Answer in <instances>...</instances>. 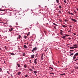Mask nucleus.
<instances>
[{"instance_id":"nucleus-1","label":"nucleus","mask_w":78,"mask_h":78,"mask_svg":"<svg viewBox=\"0 0 78 78\" xmlns=\"http://www.w3.org/2000/svg\"><path fill=\"white\" fill-rule=\"evenodd\" d=\"M37 48L36 47L33 48V49L32 50V52H34L35 51H36V50H37Z\"/></svg>"},{"instance_id":"nucleus-2","label":"nucleus","mask_w":78,"mask_h":78,"mask_svg":"<svg viewBox=\"0 0 78 78\" xmlns=\"http://www.w3.org/2000/svg\"><path fill=\"white\" fill-rule=\"evenodd\" d=\"M30 15L31 16H34V17H37V15L36 14H34L33 13H31Z\"/></svg>"},{"instance_id":"nucleus-3","label":"nucleus","mask_w":78,"mask_h":78,"mask_svg":"<svg viewBox=\"0 0 78 78\" xmlns=\"http://www.w3.org/2000/svg\"><path fill=\"white\" fill-rule=\"evenodd\" d=\"M16 66L18 67H20V65L18 62H16Z\"/></svg>"},{"instance_id":"nucleus-4","label":"nucleus","mask_w":78,"mask_h":78,"mask_svg":"<svg viewBox=\"0 0 78 78\" xmlns=\"http://www.w3.org/2000/svg\"><path fill=\"white\" fill-rule=\"evenodd\" d=\"M75 48H78V45L77 44H74L73 45Z\"/></svg>"},{"instance_id":"nucleus-5","label":"nucleus","mask_w":78,"mask_h":78,"mask_svg":"<svg viewBox=\"0 0 78 78\" xmlns=\"http://www.w3.org/2000/svg\"><path fill=\"white\" fill-rule=\"evenodd\" d=\"M37 58H36V59H35L34 60V63L35 64H37Z\"/></svg>"},{"instance_id":"nucleus-6","label":"nucleus","mask_w":78,"mask_h":78,"mask_svg":"<svg viewBox=\"0 0 78 78\" xmlns=\"http://www.w3.org/2000/svg\"><path fill=\"white\" fill-rule=\"evenodd\" d=\"M71 20H73V22H77V21L75 19H71Z\"/></svg>"},{"instance_id":"nucleus-7","label":"nucleus","mask_w":78,"mask_h":78,"mask_svg":"<svg viewBox=\"0 0 78 78\" xmlns=\"http://www.w3.org/2000/svg\"><path fill=\"white\" fill-rule=\"evenodd\" d=\"M34 56H35V55H31V58H34Z\"/></svg>"},{"instance_id":"nucleus-8","label":"nucleus","mask_w":78,"mask_h":78,"mask_svg":"<svg viewBox=\"0 0 78 78\" xmlns=\"http://www.w3.org/2000/svg\"><path fill=\"white\" fill-rule=\"evenodd\" d=\"M44 56V54H42L41 56V60H43V57Z\"/></svg>"},{"instance_id":"nucleus-9","label":"nucleus","mask_w":78,"mask_h":78,"mask_svg":"<svg viewBox=\"0 0 78 78\" xmlns=\"http://www.w3.org/2000/svg\"><path fill=\"white\" fill-rule=\"evenodd\" d=\"M66 75V73H63L61 74L60 75V76H63V75Z\"/></svg>"},{"instance_id":"nucleus-10","label":"nucleus","mask_w":78,"mask_h":78,"mask_svg":"<svg viewBox=\"0 0 78 78\" xmlns=\"http://www.w3.org/2000/svg\"><path fill=\"white\" fill-rule=\"evenodd\" d=\"M76 59V56H75V55L73 57V60L74 59Z\"/></svg>"},{"instance_id":"nucleus-11","label":"nucleus","mask_w":78,"mask_h":78,"mask_svg":"<svg viewBox=\"0 0 78 78\" xmlns=\"http://www.w3.org/2000/svg\"><path fill=\"white\" fill-rule=\"evenodd\" d=\"M13 30V29L12 28H11L10 29H9V31H12Z\"/></svg>"},{"instance_id":"nucleus-12","label":"nucleus","mask_w":78,"mask_h":78,"mask_svg":"<svg viewBox=\"0 0 78 78\" xmlns=\"http://www.w3.org/2000/svg\"><path fill=\"white\" fill-rule=\"evenodd\" d=\"M74 55L76 56H78V52L76 53Z\"/></svg>"},{"instance_id":"nucleus-13","label":"nucleus","mask_w":78,"mask_h":78,"mask_svg":"<svg viewBox=\"0 0 78 78\" xmlns=\"http://www.w3.org/2000/svg\"><path fill=\"white\" fill-rule=\"evenodd\" d=\"M23 47H24V48H28L27 46H26V45H24Z\"/></svg>"},{"instance_id":"nucleus-14","label":"nucleus","mask_w":78,"mask_h":78,"mask_svg":"<svg viewBox=\"0 0 78 78\" xmlns=\"http://www.w3.org/2000/svg\"><path fill=\"white\" fill-rule=\"evenodd\" d=\"M74 48H75L74 47H70L69 48H70V49H74Z\"/></svg>"},{"instance_id":"nucleus-15","label":"nucleus","mask_w":78,"mask_h":78,"mask_svg":"<svg viewBox=\"0 0 78 78\" xmlns=\"http://www.w3.org/2000/svg\"><path fill=\"white\" fill-rule=\"evenodd\" d=\"M24 67L25 69H27V65H24Z\"/></svg>"},{"instance_id":"nucleus-16","label":"nucleus","mask_w":78,"mask_h":78,"mask_svg":"<svg viewBox=\"0 0 78 78\" xmlns=\"http://www.w3.org/2000/svg\"><path fill=\"white\" fill-rule=\"evenodd\" d=\"M62 27H63L64 28H65V27H67V26H66L64 25H62Z\"/></svg>"},{"instance_id":"nucleus-17","label":"nucleus","mask_w":78,"mask_h":78,"mask_svg":"<svg viewBox=\"0 0 78 78\" xmlns=\"http://www.w3.org/2000/svg\"><path fill=\"white\" fill-rule=\"evenodd\" d=\"M53 25H55V26H56L57 27L58 26V25L55 24V23H53Z\"/></svg>"},{"instance_id":"nucleus-18","label":"nucleus","mask_w":78,"mask_h":78,"mask_svg":"<svg viewBox=\"0 0 78 78\" xmlns=\"http://www.w3.org/2000/svg\"><path fill=\"white\" fill-rule=\"evenodd\" d=\"M11 55H16V54H14L13 53H11Z\"/></svg>"},{"instance_id":"nucleus-19","label":"nucleus","mask_w":78,"mask_h":78,"mask_svg":"<svg viewBox=\"0 0 78 78\" xmlns=\"http://www.w3.org/2000/svg\"><path fill=\"white\" fill-rule=\"evenodd\" d=\"M64 21H65V22H67L69 20H65Z\"/></svg>"},{"instance_id":"nucleus-20","label":"nucleus","mask_w":78,"mask_h":78,"mask_svg":"<svg viewBox=\"0 0 78 78\" xmlns=\"http://www.w3.org/2000/svg\"><path fill=\"white\" fill-rule=\"evenodd\" d=\"M59 9H61V8H62V7L61 5H59Z\"/></svg>"},{"instance_id":"nucleus-21","label":"nucleus","mask_w":78,"mask_h":78,"mask_svg":"<svg viewBox=\"0 0 78 78\" xmlns=\"http://www.w3.org/2000/svg\"><path fill=\"white\" fill-rule=\"evenodd\" d=\"M74 54V53H72L71 54H70L69 55L70 56H73V55Z\"/></svg>"},{"instance_id":"nucleus-22","label":"nucleus","mask_w":78,"mask_h":78,"mask_svg":"<svg viewBox=\"0 0 78 78\" xmlns=\"http://www.w3.org/2000/svg\"><path fill=\"white\" fill-rule=\"evenodd\" d=\"M34 72L35 74L37 73V71H34Z\"/></svg>"},{"instance_id":"nucleus-23","label":"nucleus","mask_w":78,"mask_h":78,"mask_svg":"<svg viewBox=\"0 0 78 78\" xmlns=\"http://www.w3.org/2000/svg\"><path fill=\"white\" fill-rule=\"evenodd\" d=\"M20 74H21V72H18V75H20Z\"/></svg>"},{"instance_id":"nucleus-24","label":"nucleus","mask_w":78,"mask_h":78,"mask_svg":"<svg viewBox=\"0 0 78 78\" xmlns=\"http://www.w3.org/2000/svg\"><path fill=\"white\" fill-rule=\"evenodd\" d=\"M38 55V53H37V54L35 55V57H38V56H37Z\"/></svg>"},{"instance_id":"nucleus-25","label":"nucleus","mask_w":78,"mask_h":78,"mask_svg":"<svg viewBox=\"0 0 78 78\" xmlns=\"http://www.w3.org/2000/svg\"><path fill=\"white\" fill-rule=\"evenodd\" d=\"M57 3H59V0H56Z\"/></svg>"},{"instance_id":"nucleus-26","label":"nucleus","mask_w":78,"mask_h":78,"mask_svg":"<svg viewBox=\"0 0 78 78\" xmlns=\"http://www.w3.org/2000/svg\"><path fill=\"white\" fill-rule=\"evenodd\" d=\"M30 32H28V34H27V36H30Z\"/></svg>"},{"instance_id":"nucleus-27","label":"nucleus","mask_w":78,"mask_h":78,"mask_svg":"<svg viewBox=\"0 0 78 78\" xmlns=\"http://www.w3.org/2000/svg\"><path fill=\"white\" fill-rule=\"evenodd\" d=\"M64 2L65 3H67V2L66 0H64Z\"/></svg>"},{"instance_id":"nucleus-28","label":"nucleus","mask_w":78,"mask_h":78,"mask_svg":"<svg viewBox=\"0 0 78 78\" xmlns=\"http://www.w3.org/2000/svg\"><path fill=\"white\" fill-rule=\"evenodd\" d=\"M25 77L26 78H27V77H28V75H25Z\"/></svg>"},{"instance_id":"nucleus-29","label":"nucleus","mask_w":78,"mask_h":78,"mask_svg":"<svg viewBox=\"0 0 78 78\" xmlns=\"http://www.w3.org/2000/svg\"><path fill=\"white\" fill-rule=\"evenodd\" d=\"M49 68H50L51 69H52V70H53V68L51 67H49Z\"/></svg>"},{"instance_id":"nucleus-30","label":"nucleus","mask_w":78,"mask_h":78,"mask_svg":"<svg viewBox=\"0 0 78 78\" xmlns=\"http://www.w3.org/2000/svg\"><path fill=\"white\" fill-rule=\"evenodd\" d=\"M19 39H20L21 37V36H20V35H19Z\"/></svg>"},{"instance_id":"nucleus-31","label":"nucleus","mask_w":78,"mask_h":78,"mask_svg":"<svg viewBox=\"0 0 78 78\" xmlns=\"http://www.w3.org/2000/svg\"><path fill=\"white\" fill-rule=\"evenodd\" d=\"M2 68H0V72H2Z\"/></svg>"},{"instance_id":"nucleus-32","label":"nucleus","mask_w":78,"mask_h":78,"mask_svg":"<svg viewBox=\"0 0 78 78\" xmlns=\"http://www.w3.org/2000/svg\"><path fill=\"white\" fill-rule=\"evenodd\" d=\"M75 69H78V66H76L75 67Z\"/></svg>"},{"instance_id":"nucleus-33","label":"nucleus","mask_w":78,"mask_h":78,"mask_svg":"<svg viewBox=\"0 0 78 78\" xmlns=\"http://www.w3.org/2000/svg\"><path fill=\"white\" fill-rule=\"evenodd\" d=\"M23 55L24 56H25V53H23Z\"/></svg>"},{"instance_id":"nucleus-34","label":"nucleus","mask_w":78,"mask_h":78,"mask_svg":"<svg viewBox=\"0 0 78 78\" xmlns=\"http://www.w3.org/2000/svg\"><path fill=\"white\" fill-rule=\"evenodd\" d=\"M74 50H70V51L72 52V51H73Z\"/></svg>"},{"instance_id":"nucleus-35","label":"nucleus","mask_w":78,"mask_h":78,"mask_svg":"<svg viewBox=\"0 0 78 78\" xmlns=\"http://www.w3.org/2000/svg\"><path fill=\"white\" fill-rule=\"evenodd\" d=\"M50 74H51V75H53V74H54V73H50Z\"/></svg>"},{"instance_id":"nucleus-36","label":"nucleus","mask_w":78,"mask_h":78,"mask_svg":"<svg viewBox=\"0 0 78 78\" xmlns=\"http://www.w3.org/2000/svg\"><path fill=\"white\" fill-rule=\"evenodd\" d=\"M7 72L9 74V72L8 71H7Z\"/></svg>"},{"instance_id":"nucleus-37","label":"nucleus","mask_w":78,"mask_h":78,"mask_svg":"<svg viewBox=\"0 0 78 78\" xmlns=\"http://www.w3.org/2000/svg\"><path fill=\"white\" fill-rule=\"evenodd\" d=\"M30 70V71H33V69H29Z\"/></svg>"},{"instance_id":"nucleus-38","label":"nucleus","mask_w":78,"mask_h":78,"mask_svg":"<svg viewBox=\"0 0 78 78\" xmlns=\"http://www.w3.org/2000/svg\"><path fill=\"white\" fill-rule=\"evenodd\" d=\"M27 36H24L25 39H27Z\"/></svg>"},{"instance_id":"nucleus-39","label":"nucleus","mask_w":78,"mask_h":78,"mask_svg":"<svg viewBox=\"0 0 78 78\" xmlns=\"http://www.w3.org/2000/svg\"><path fill=\"white\" fill-rule=\"evenodd\" d=\"M5 48L6 50L7 49V47H6V46H5Z\"/></svg>"},{"instance_id":"nucleus-40","label":"nucleus","mask_w":78,"mask_h":78,"mask_svg":"<svg viewBox=\"0 0 78 78\" xmlns=\"http://www.w3.org/2000/svg\"><path fill=\"white\" fill-rule=\"evenodd\" d=\"M78 59L77 58L75 60H74V61H78Z\"/></svg>"},{"instance_id":"nucleus-41","label":"nucleus","mask_w":78,"mask_h":78,"mask_svg":"<svg viewBox=\"0 0 78 78\" xmlns=\"http://www.w3.org/2000/svg\"><path fill=\"white\" fill-rule=\"evenodd\" d=\"M73 34L74 35H76V33H73Z\"/></svg>"},{"instance_id":"nucleus-42","label":"nucleus","mask_w":78,"mask_h":78,"mask_svg":"<svg viewBox=\"0 0 78 78\" xmlns=\"http://www.w3.org/2000/svg\"><path fill=\"white\" fill-rule=\"evenodd\" d=\"M69 33H71V30H69L68 31Z\"/></svg>"},{"instance_id":"nucleus-43","label":"nucleus","mask_w":78,"mask_h":78,"mask_svg":"<svg viewBox=\"0 0 78 78\" xmlns=\"http://www.w3.org/2000/svg\"><path fill=\"white\" fill-rule=\"evenodd\" d=\"M54 28L55 30H56V26H54Z\"/></svg>"},{"instance_id":"nucleus-44","label":"nucleus","mask_w":78,"mask_h":78,"mask_svg":"<svg viewBox=\"0 0 78 78\" xmlns=\"http://www.w3.org/2000/svg\"><path fill=\"white\" fill-rule=\"evenodd\" d=\"M65 36H70L69 35H65Z\"/></svg>"},{"instance_id":"nucleus-45","label":"nucleus","mask_w":78,"mask_h":78,"mask_svg":"<svg viewBox=\"0 0 78 78\" xmlns=\"http://www.w3.org/2000/svg\"><path fill=\"white\" fill-rule=\"evenodd\" d=\"M68 13H69V14H71L70 12H68Z\"/></svg>"},{"instance_id":"nucleus-46","label":"nucleus","mask_w":78,"mask_h":78,"mask_svg":"<svg viewBox=\"0 0 78 78\" xmlns=\"http://www.w3.org/2000/svg\"><path fill=\"white\" fill-rule=\"evenodd\" d=\"M31 60H30L29 62H30V63H31Z\"/></svg>"},{"instance_id":"nucleus-47","label":"nucleus","mask_w":78,"mask_h":78,"mask_svg":"<svg viewBox=\"0 0 78 78\" xmlns=\"http://www.w3.org/2000/svg\"><path fill=\"white\" fill-rule=\"evenodd\" d=\"M58 12H59L60 13H61V11H60V10H59V11H58Z\"/></svg>"},{"instance_id":"nucleus-48","label":"nucleus","mask_w":78,"mask_h":78,"mask_svg":"<svg viewBox=\"0 0 78 78\" xmlns=\"http://www.w3.org/2000/svg\"><path fill=\"white\" fill-rule=\"evenodd\" d=\"M16 25H18V23H16Z\"/></svg>"},{"instance_id":"nucleus-49","label":"nucleus","mask_w":78,"mask_h":78,"mask_svg":"<svg viewBox=\"0 0 78 78\" xmlns=\"http://www.w3.org/2000/svg\"><path fill=\"white\" fill-rule=\"evenodd\" d=\"M74 12H75V13H76H76H77V12H76V11H74Z\"/></svg>"},{"instance_id":"nucleus-50","label":"nucleus","mask_w":78,"mask_h":78,"mask_svg":"<svg viewBox=\"0 0 78 78\" xmlns=\"http://www.w3.org/2000/svg\"><path fill=\"white\" fill-rule=\"evenodd\" d=\"M60 31H61V32H63L62 30H60Z\"/></svg>"},{"instance_id":"nucleus-51","label":"nucleus","mask_w":78,"mask_h":78,"mask_svg":"<svg viewBox=\"0 0 78 78\" xmlns=\"http://www.w3.org/2000/svg\"><path fill=\"white\" fill-rule=\"evenodd\" d=\"M62 38H63V39H66V37H62Z\"/></svg>"},{"instance_id":"nucleus-52","label":"nucleus","mask_w":78,"mask_h":78,"mask_svg":"<svg viewBox=\"0 0 78 78\" xmlns=\"http://www.w3.org/2000/svg\"><path fill=\"white\" fill-rule=\"evenodd\" d=\"M71 15H73V14L72 13H71Z\"/></svg>"},{"instance_id":"nucleus-53","label":"nucleus","mask_w":78,"mask_h":78,"mask_svg":"<svg viewBox=\"0 0 78 78\" xmlns=\"http://www.w3.org/2000/svg\"><path fill=\"white\" fill-rule=\"evenodd\" d=\"M62 34V32H61V34Z\"/></svg>"},{"instance_id":"nucleus-54","label":"nucleus","mask_w":78,"mask_h":78,"mask_svg":"<svg viewBox=\"0 0 78 78\" xmlns=\"http://www.w3.org/2000/svg\"><path fill=\"white\" fill-rule=\"evenodd\" d=\"M0 50H2V48H0Z\"/></svg>"},{"instance_id":"nucleus-55","label":"nucleus","mask_w":78,"mask_h":78,"mask_svg":"<svg viewBox=\"0 0 78 78\" xmlns=\"http://www.w3.org/2000/svg\"><path fill=\"white\" fill-rule=\"evenodd\" d=\"M69 27H72V26H69Z\"/></svg>"},{"instance_id":"nucleus-56","label":"nucleus","mask_w":78,"mask_h":78,"mask_svg":"<svg viewBox=\"0 0 78 78\" xmlns=\"http://www.w3.org/2000/svg\"><path fill=\"white\" fill-rule=\"evenodd\" d=\"M76 9L77 10V11H78V9Z\"/></svg>"},{"instance_id":"nucleus-57","label":"nucleus","mask_w":78,"mask_h":78,"mask_svg":"<svg viewBox=\"0 0 78 78\" xmlns=\"http://www.w3.org/2000/svg\"><path fill=\"white\" fill-rule=\"evenodd\" d=\"M2 11V10H1V9H0V11Z\"/></svg>"},{"instance_id":"nucleus-58","label":"nucleus","mask_w":78,"mask_h":78,"mask_svg":"<svg viewBox=\"0 0 78 78\" xmlns=\"http://www.w3.org/2000/svg\"><path fill=\"white\" fill-rule=\"evenodd\" d=\"M63 37H66V36H63Z\"/></svg>"},{"instance_id":"nucleus-59","label":"nucleus","mask_w":78,"mask_h":78,"mask_svg":"<svg viewBox=\"0 0 78 78\" xmlns=\"http://www.w3.org/2000/svg\"><path fill=\"white\" fill-rule=\"evenodd\" d=\"M32 69H34V67H33H33Z\"/></svg>"},{"instance_id":"nucleus-60","label":"nucleus","mask_w":78,"mask_h":78,"mask_svg":"<svg viewBox=\"0 0 78 78\" xmlns=\"http://www.w3.org/2000/svg\"><path fill=\"white\" fill-rule=\"evenodd\" d=\"M58 63H59V62L58 61Z\"/></svg>"},{"instance_id":"nucleus-61","label":"nucleus","mask_w":78,"mask_h":78,"mask_svg":"<svg viewBox=\"0 0 78 78\" xmlns=\"http://www.w3.org/2000/svg\"><path fill=\"white\" fill-rule=\"evenodd\" d=\"M69 39H71V38H69Z\"/></svg>"},{"instance_id":"nucleus-62","label":"nucleus","mask_w":78,"mask_h":78,"mask_svg":"<svg viewBox=\"0 0 78 78\" xmlns=\"http://www.w3.org/2000/svg\"><path fill=\"white\" fill-rule=\"evenodd\" d=\"M69 53H71V52H69Z\"/></svg>"},{"instance_id":"nucleus-63","label":"nucleus","mask_w":78,"mask_h":78,"mask_svg":"<svg viewBox=\"0 0 78 78\" xmlns=\"http://www.w3.org/2000/svg\"><path fill=\"white\" fill-rule=\"evenodd\" d=\"M11 76H13L12 75H11Z\"/></svg>"},{"instance_id":"nucleus-64","label":"nucleus","mask_w":78,"mask_h":78,"mask_svg":"<svg viewBox=\"0 0 78 78\" xmlns=\"http://www.w3.org/2000/svg\"><path fill=\"white\" fill-rule=\"evenodd\" d=\"M10 27H12L11 26H10Z\"/></svg>"}]
</instances>
